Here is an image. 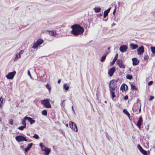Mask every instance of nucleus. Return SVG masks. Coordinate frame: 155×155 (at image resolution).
Instances as JSON below:
<instances>
[{
	"instance_id": "obj_35",
	"label": "nucleus",
	"mask_w": 155,
	"mask_h": 155,
	"mask_svg": "<svg viewBox=\"0 0 155 155\" xmlns=\"http://www.w3.org/2000/svg\"><path fill=\"white\" fill-rule=\"evenodd\" d=\"M3 99L2 97L0 98V108L2 107L3 102Z\"/></svg>"
},
{
	"instance_id": "obj_52",
	"label": "nucleus",
	"mask_w": 155,
	"mask_h": 155,
	"mask_svg": "<svg viewBox=\"0 0 155 155\" xmlns=\"http://www.w3.org/2000/svg\"><path fill=\"white\" fill-rule=\"evenodd\" d=\"M72 110H73V111L74 112V109L73 108V106H72Z\"/></svg>"
},
{
	"instance_id": "obj_53",
	"label": "nucleus",
	"mask_w": 155,
	"mask_h": 155,
	"mask_svg": "<svg viewBox=\"0 0 155 155\" xmlns=\"http://www.w3.org/2000/svg\"><path fill=\"white\" fill-rule=\"evenodd\" d=\"M99 16H101L102 15V13H101L99 15Z\"/></svg>"
},
{
	"instance_id": "obj_28",
	"label": "nucleus",
	"mask_w": 155,
	"mask_h": 155,
	"mask_svg": "<svg viewBox=\"0 0 155 155\" xmlns=\"http://www.w3.org/2000/svg\"><path fill=\"white\" fill-rule=\"evenodd\" d=\"M40 146L42 150L43 151H44L47 148L44 146L42 145V143H40Z\"/></svg>"
},
{
	"instance_id": "obj_44",
	"label": "nucleus",
	"mask_w": 155,
	"mask_h": 155,
	"mask_svg": "<svg viewBox=\"0 0 155 155\" xmlns=\"http://www.w3.org/2000/svg\"><path fill=\"white\" fill-rule=\"evenodd\" d=\"M23 52L24 51L22 50H21L19 51L18 54L19 55L21 56V55L22 54Z\"/></svg>"
},
{
	"instance_id": "obj_56",
	"label": "nucleus",
	"mask_w": 155,
	"mask_h": 155,
	"mask_svg": "<svg viewBox=\"0 0 155 155\" xmlns=\"http://www.w3.org/2000/svg\"><path fill=\"white\" fill-rule=\"evenodd\" d=\"M66 126H68V124H66Z\"/></svg>"
},
{
	"instance_id": "obj_39",
	"label": "nucleus",
	"mask_w": 155,
	"mask_h": 155,
	"mask_svg": "<svg viewBox=\"0 0 155 155\" xmlns=\"http://www.w3.org/2000/svg\"><path fill=\"white\" fill-rule=\"evenodd\" d=\"M34 138H35L36 139H38L39 138V136L37 134H35L33 136Z\"/></svg>"
},
{
	"instance_id": "obj_10",
	"label": "nucleus",
	"mask_w": 155,
	"mask_h": 155,
	"mask_svg": "<svg viewBox=\"0 0 155 155\" xmlns=\"http://www.w3.org/2000/svg\"><path fill=\"white\" fill-rule=\"evenodd\" d=\"M144 50L143 46H141L137 49V54L139 55L142 54L144 52Z\"/></svg>"
},
{
	"instance_id": "obj_23",
	"label": "nucleus",
	"mask_w": 155,
	"mask_h": 155,
	"mask_svg": "<svg viewBox=\"0 0 155 155\" xmlns=\"http://www.w3.org/2000/svg\"><path fill=\"white\" fill-rule=\"evenodd\" d=\"M21 58V56L19 55L18 54H16L15 57L13 59L14 61H17L18 59V58Z\"/></svg>"
},
{
	"instance_id": "obj_33",
	"label": "nucleus",
	"mask_w": 155,
	"mask_h": 155,
	"mask_svg": "<svg viewBox=\"0 0 155 155\" xmlns=\"http://www.w3.org/2000/svg\"><path fill=\"white\" fill-rule=\"evenodd\" d=\"M126 78L127 79L131 80L133 78V77L131 75L128 74L126 76Z\"/></svg>"
},
{
	"instance_id": "obj_31",
	"label": "nucleus",
	"mask_w": 155,
	"mask_h": 155,
	"mask_svg": "<svg viewBox=\"0 0 155 155\" xmlns=\"http://www.w3.org/2000/svg\"><path fill=\"white\" fill-rule=\"evenodd\" d=\"M130 85H131V89L132 90H137V88L136 86L134 85L131 84H130Z\"/></svg>"
},
{
	"instance_id": "obj_38",
	"label": "nucleus",
	"mask_w": 155,
	"mask_h": 155,
	"mask_svg": "<svg viewBox=\"0 0 155 155\" xmlns=\"http://www.w3.org/2000/svg\"><path fill=\"white\" fill-rule=\"evenodd\" d=\"M25 127H25L23 126H21V127H18V129L19 130H23L24 129Z\"/></svg>"
},
{
	"instance_id": "obj_29",
	"label": "nucleus",
	"mask_w": 155,
	"mask_h": 155,
	"mask_svg": "<svg viewBox=\"0 0 155 155\" xmlns=\"http://www.w3.org/2000/svg\"><path fill=\"white\" fill-rule=\"evenodd\" d=\"M151 51L153 54H155V47L151 46L150 47Z\"/></svg>"
},
{
	"instance_id": "obj_13",
	"label": "nucleus",
	"mask_w": 155,
	"mask_h": 155,
	"mask_svg": "<svg viewBox=\"0 0 155 155\" xmlns=\"http://www.w3.org/2000/svg\"><path fill=\"white\" fill-rule=\"evenodd\" d=\"M25 119H27V120H28L30 123V124H32L35 122V120H33L32 118L29 117L25 116Z\"/></svg>"
},
{
	"instance_id": "obj_12",
	"label": "nucleus",
	"mask_w": 155,
	"mask_h": 155,
	"mask_svg": "<svg viewBox=\"0 0 155 155\" xmlns=\"http://www.w3.org/2000/svg\"><path fill=\"white\" fill-rule=\"evenodd\" d=\"M127 48L128 47L126 45H122L120 47L119 50L121 52L124 53L127 51Z\"/></svg>"
},
{
	"instance_id": "obj_37",
	"label": "nucleus",
	"mask_w": 155,
	"mask_h": 155,
	"mask_svg": "<svg viewBox=\"0 0 155 155\" xmlns=\"http://www.w3.org/2000/svg\"><path fill=\"white\" fill-rule=\"evenodd\" d=\"M106 55H105L104 56L102 57L101 59V62H103L106 59Z\"/></svg>"
},
{
	"instance_id": "obj_18",
	"label": "nucleus",
	"mask_w": 155,
	"mask_h": 155,
	"mask_svg": "<svg viewBox=\"0 0 155 155\" xmlns=\"http://www.w3.org/2000/svg\"><path fill=\"white\" fill-rule=\"evenodd\" d=\"M32 145H33V143H31L29 144L28 145L27 147L25 149V151L26 152H27L29 150L30 148L31 147Z\"/></svg>"
},
{
	"instance_id": "obj_47",
	"label": "nucleus",
	"mask_w": 155,
	"mask_h": 155,
	"mask_svg": "<svg viewBox=\"0 0 155 155\" xmlns=\"http://www.w3.org/2000/svg\"><path fill=\"white\" fill-rule=\"evenodd\" d=\"M153 81H149L148 83V84L149 85H151V84H153Z\"/></svg>"
},
{
	"instance_id": "obj_49",
	"label": "nucleus",
	"mask_w": 155,
	"mask_h": 155,
	"mask_svg": "<svg viewBox=\"0 0 155 155\" xmlns=\"http://www.w3.org/2000/svg\"><path fill=\"white\" fill-rule=\"evenodd\" d=\"M116 8H115V9L114 10V11L113 12V14L114 15L115 14V13H116Z\"/></svg>"
},
{
	"instance_id": "obj_15",
	"label": "nucleus",
	"mask_w": 155,
	"mask_h": 155,
	"mask_svg": "<svg viewBox=\"0 0 155 155\" xmlns=\"http://www.w3.org/2000/svg\"><path fill=\"white\" fill-rule=\"evenodd\" d=\"M111 8V7H110L107 10H106L105 11H104L103 15L104 18H105L108 15V13H109L110 10Z\"/></svg>"
},
{
	"instance_id": "obj_26",
	"label": "nucleus",
	"mask_w": 155,
	"mask_h": 155,
	"mask_svg": "<svg viewBox=\"0 0 155 155\" xmlns=\"http://www.w3.org/2000/svg\"><path fill=\"white\" fill-rule=\"evenodd\" d=\"M48 32L49 35L51 36H55V35H56V32L55 33V32L53 31H49Z\"/></svg>"
},
{
	"instance_id": "obj_51",
	"label": "nucleus",
	"mask_w": 155,
	"mask_h": 155,
	"mask_svg": "<svg viewBox=\"0 0 155 155\" xmlns=\"http://www.w3.org/2000/svg\"><path fill=\"white\" fill-rule=\"evenodd\" d=\"M115 25V24L114 23H113L112 24V26H114Z\"/></svg>"
},
{
	"instance_id": "obj_3",
	"label": "nucleus",
	"mask_w": 155,
	"mask_h": 155,
	"mask_svg": "<svg viewBox=\"0 0 155 155\" xmlns=\"http://www.w3.org/2000/svg\"><path fill=\"white\" fill-rule=\"evenodd\" d=\"M117 82L116 81L112 80L110 82L109 84L110 90H115V88L117 87Z\"/></svg>"
},
{
	"instance_id": "obj_8",
	"label": "nucleus",
	"mask_w": 155,
	"mask_h": 155,
	"mask_svg": "<svg viewBox=\"0 0 155 155\" xmlns=\"http://www.w3.org/2000/svg\"><path fill=\"white\" fill-rule=\"evenodd\" d=\"M117 63V64L118 65L119 68H120L124 69L125 68V66L124 64L123 63V61L121 59H118Z\"/></svg>"
},
{
	"instance_id": "obj_36",
	"label": "nucleus",
	"mask_w": 155,
	"mask_h": 155,
	"mask_svg": "<svg viewBox=\"0 0 155 155\" xmlns=\"http://www.w3.org/2000/svg\"><path fill=\"white\" fill-rule=\"evenodd\" d=\"M47 111L46 110H44L42 111V114L43 115L46 116L47 115Z\"/></svg>"
},
{
	"instance_id": "obj_17",
	"label": "nucleus",
	"mask_w": 155,
	"mask_h": 155,
	"mask_svg": "<svg viewBox=\"0 0 155 155\" xmlns=\"http://www.w3.org/2000/svg\"><path fill=\"white\" fill-rule=\"evenodd\" d=\"M127 86L126 84H122L120 87V90L123 91H125L127 90Z\"/></svg>"
},
{
	"instance_id": "obj_1",
	"label": "nucleus",
	"mask_w": 155,
	"mask_h": 155,
	"mask_svg": "<svg viewBox=\"0 0 155 155\" xmlns=\"http://www.w3.org/2000/svg\"><path fill=\"white\" fill-rule=\"evenodd\" d=\"M71 28L72 30L71 33L75 36L82 35L84 31V29L80 25L75 24L73 25Z\"/></svg>"
},
{
	"instance_id": "obj_42",
	"label": "nucleus",
	"mask_w": 155,
	"mask_h": 155,
	"mask_svg": "<svg viewBox=\"0 0 155 155\" xmlns=\"http://www.w3.org/2000/svg\"><path fill=\"white\" fill-rule=\"evenodd\" d=\"M65 101L64 100L62 101V102L61 103L62 106L63 107H64L65 106Z\"/></svg>"
},
{
	"instance_id": "obj_6",
	"label": "nucleus",
	"mask_w": 155,
	"mask_h": 155,
	"mask_svg": "<svg viewBox=\"0 0 155 155\" xmlns=\"http://www.w3.org/2000/svg\"><path fill=\"white\" fill-rule=\"evenodd\" d=\"M140 107L141 106H140L139 104H135L133 107V110L134 112H136L137 111L139 108V112H137V113H140L141 111Z\"/></svg>"
},
{
	"instance_id": "obj_45",
	"label": "nucleus",
	"mask_w": 155,
	"mask_h": 155,
	"mask_svg": "<svg viewBox=\"0 0 155 155\" xmlns=\"http://www.w3.org/2000/svg\"><path fill=\"white\" fill-rule=\"evenodd\" d=\"M154 97L153 96H151L150 97V98L149 99V101H151V100H153V99H154Z\"/></svg>"
},
{
	"instance_id": "obj_21",
	"label": "nucleus",
	"mask_w": 155,
	"mask_h": 155,
	"mask_svg": "<svg viewBox=\"0 0 155 155\" xmlns=\"http://www.w3.org/2000/svg\"><path fill=\"white\" fill-rule=\"evenodd\" d=\"M93 9L94 10L95 12L98 13L100 12L101 10V8L100 7H98L97 8H93Z\"/></svg>"
},
{
	"instance_id": "obj_30",
	"label": "nucleus",
	"mask_w": 155,
	"mask_h": 155,
	"mask_svg": "<svg viewBox=\"0 0 155 155\" xmlns=\"http://www.w3.org/2000/svg\"><path fill=\"white\" fill-rule=\"evenodd\" d=\"M45 152V154L46 155H48L50 151V149L49 148H46V150H44Z\"/></svg>"
},
{
	"instance_id": "obj_50",
	"label": "nucleus",
	"mask_w": 155,
	"mask_h": 155,
	"mask_svg": "<svg viewBox=\"0 0 155 155\" xmlns=\"http://www.w3.org/2000/svg\"><path fill=\"white\" fill-rule=\"evenodd\" d=\"M61 80L60 79V80H59L58 81V84H59L61 82Z\"/></svg>"
},
{
	"instance_id": "obj_4",
	"label": "nucleus",
	"mask_w": 155,
	"mask_h": 155,
	"mask_svg": "<svg viewBox=\"0 0 155 155\" xmlns=\"http://www.w3.org/2000/svg\"><path fill=\"white\" fill-rule=\"evenodd\" d=\"M43 41V40L42 39H39L34 43L32 47V48L35 49L38 46L42 44Z\"/></svg>"
},
{
	"instance_id": "obj_27",
	"label": "nucleus",
	"mask_w": 155,
	"mask_h": 155,
	"mask_svg": "<svg viewBox=\"0 0 155 155\" xmlns=\"http://www.w3.org/2000/svg\"><path fill=\"white\" fill-rule=\"evenodd\" d=\"M110 92H111L110 94L111 95L112 97L113 98L115 97L116 96L114 94L115 92L114 91L115 90H112V91L111 90H110Z\"/></svg>"
},
{
	"instance_id": "obj_46",
	"label": "nucleus",
	"mask_w": 155,
	"mask_h": 155,
	"mask_svg": "<svg viewBox=\"0 0 155 155\" xmlns=\"http://www.w3.org/2000/svg\"><path fill=\"white\" fill-rule=\"evenodd\" d=\"M28 75L29 76L30 78H32V77H31V75L30 72L29 70H28Z\"/></svg>"
},
{
	"instance_id": "obj_43",
	"label": "nucleus",
	"mask_w": 155,
	"mask_h": 155,
	"mask_svg": "<svg viewBox=\"0 0 155 155\" xmlns=\"http://www.w3.org/2000/svg\"><path fill=\"white\" fill-rule=\"evenodd\" d=\"M149 58V57L148 55H146L144 56V60H147Z\"/></svg>"
},
{
	"instance_id": "obj_40",
	"label": "nucleus",
	"mask_w": 155,
	"mask_h": 155,
	"mask_svg": "<svg viewBox=\"0 0 155 155\" xmlns=\"http://www.w3.org/2000/svg\"><path fill=\"white\" fill-rule=\"evenodd\" d=\"M137 147L140 150V151H141V150H142L143 149L139 144H138L137 145Z\"/></svg>"
},
{
	"instance_id": "obj_2",
	"label": "nucleus",
	"mask_w": 155,
	"mask_h": 155,
	"mask_svg": "<svg viewBox=\"0 0 155 155\" xmlns=\"http://www.w3.org/2000/svg\"><path fill=\"white\" fill-rule=\"evenodd\" d=\"M49 99H46L42 100L41 101V104L45 107L47 108H51V105L49 102Z\"/></svg>"
},
{
	"instance_id": "obj_57",
	"label": "nucleus",
	"mask_w": 155,
	"mask_h": 155,
	"mask_svg": "<svg viewBox=\"0 0 155 155\" xmlns=\"http://www.w3.org/2000/svg\"><path fill=\"white\" fill-rule=\"evenodd\" d=\"M23 147V146H21V147Z\"/></svg>"
},
{
	"instance_id": "obj_41",
	"label": "nucleus",
	"mask_w": 155,
	"mask_h": 155,
	"mask_svg": "<svg viewBox=\"0 0 155 155\" xmlns=\"http://www.w3.org/2000/svg\"><path fill=\"white\" fill-rule=\"evenodd\" d=\"M9 123L11 125H12L13 124V120L12 119H10L9 121Z\"/></svg>"
},
{
	"instance_id": "obj_16",
	"label": "nucleus",
	"mask_w": 155,
	"mask_h": 155,
	"mask_svg": "<svg viewBox=\"0 0 155 155\" xmlns=\"http://www.w3.org/2000/svg\"><path fill=\"white\" fill-rule=\"evenodd\" d=\"M133 65H136L139 63V61L136 58L132 59Z\"/></svg>"
},
{
	"instance_id": "obj_9",
	"label": "nucleus",
	"mask_w": 155,
	"mask_h": 155,
	"mask_svg": "<svg viewBox=\"0 0 155 155\" xmlns=\"http://www.w3.org/2000/svg\"><path fill=\"white\" fill-rule=\"evenodd\" d=\"M16 72L15 71H14L13 72L9 73L8 74L6 75V77L8 79H12L13 78Z\"/></svg>"
},
{
	"instance_id": "obj_32",
	"label": "nucleus",
	"mask_w": 155,
	"mask_h": 155,
	"mask_svg": "<svg viewBox=\"0 0 155 155\" xmlns=\"http://www.w3.org/2000/svg\"><path fill=\"white\" fill-rule=\"evenodd\" d=\"M144 155H147V152L145 150L143 149L141 150V151H140Z\"/></svg>"
},
{
	"instance_id": "obj_5",
	"label": "nucleus",
	"mask_w": 155,
	"mask_h": 155,
	"mask_svg": "<svg viewBox=\"0 0 155 155\" xmlns=\"http://www.w3.org/2000/svg\"><path fill=\"white\" fill-rule=\"evenodd\" d=\"M15 139L18 142H20L23 141H27V140L26 138L22 135H18L16 137Z\"/></svg>"
},
{
	"instance_id": "obj_54",
	"label": "nucleus",
	"mask_w": 155,
	"mask_h": 155,
	"mask_svg": "<svg viewBox=\"0 0 155 155\" xmlns=\"http://www.w3.org/2000/svg\"><path fill=\"white\" fill-rule=\"evenodd\" d=\"M120 4V2H119L118 3V5H119Z\"/></svg>"
},
{
	"instance_id": "obj_19",
	"label": "nucleus",
	"mask_w": 155,
	"mask_h": 155,
	"mask_svg": "<svg viewBox=\"0 0 155 155\" xmlns=\"http://www.w3.org/2000/svg\"><path fill=\"white\" fill-rule=\"evenodd\" d=\"M130 46L131 49L133 50L136 49L138 47V46L137 44H130Z\"/></svg>"
},
{
	"instance_id": "obj_24",
	"label": "nucleus",
	"mask_w": 155,
	"mask_h": 155,
	"mask_svg": "<svg viewBox=\"0 0 155 155\" xmlns=\"http://www.w3.org/2000/svg\"><path fill=\"white\" fill-rule=\"evenodd\" d=\"M63 88L66 90L68 91L69 88V87L67 84H64L63 86Z\"/></svg>"
},
{
	"instance_id": "obj_11",
	"label": "nucleus",
	"mask_w": 155,
	"mask_h": 155,
	"mask_svg": "<svg viewBox=\"0 0 155 155\" xmlns=\"http://www.w3.org/2000/svg\"><path fill=\"white\" fill-rule=\"evenodd\" d=\"M143 120L141 116L139 117V120H138L137 123V126L138 127L139 129H140L141 127L140 126L143 124Z\"/></svg>"
},
{
	"instance_id": "obj_22",
	"label": "nucleus",
	"mask_w": 155,
	"mask_h": 155,
	"mask_svg": "<svg viewBox=\"0 0 155 155\" xmlns=\"http://www.w3.org/2000/svg\"><path fill=\"white\" fill-rule=\"evenodd\" d=\"M117 57H118V54H117L115 56L113 61H112V62L111 63V64L112 65L113 64L115 63V61H116V60H117Z\"/></svg>"
},
{
	"instance_id": "obj_14",
	"label": "nucleus",
	"mask_w": 155,
	"mask_h": 155,
	"mask_svg": "<svg viewBox=\"0 0 155 155\" xmlns=\"http://www.w3.org/2000/svg\"><path fill=\"white\" fill-rule=\"evenodd\" d=\"M115 71V68L114 67H113L110 68L108 72L109 75L110 76H112L113 75Z\"/></svg>"
},
{
	"instance_id": "obj_7",
	"label": "nucleus",
	"mask_w": 155,
	"mask_h": 155,
	"mask_svg": "<svg viewBox=\"0 0 155 155\" xmlns=\"http://www.w3.org/2000/svg\"><path fill=\"white\" fill-rule=\"evenodd\" d=\"M69 125L71 129L76 132L78 131V129L76 125L72 121H70Z\"/></svg>"
},
{
	"instance_id": "obj_34",
	"label": "nucleus",
	"mask_w": 155,
	"mask_h": 155,
	"mask_svg": "<svg viewBox=\"0 0 155 155\" xmlns=\"http://www.w3.org/2000/svg\"><path fill=\"white\" fill-rule=\"evenodd\" d=\"M46 88L48 90L49 92V93H50L51 87L49 86V85L48 84H47L46 85Z\"/></svg>"
},
{
	"instance_id": "obj_25",
	"label": "nucleus",
	"mask_w": 155,
	"mask_h": 155,
	"mask_svg": "<svg viewBox=\"0 0 155 155\" xmlns=\"http://www.w3.org/2000/svg\"><path fill=\"white\" fill-rule=\"evenodd\" d=\"M25 117L23 118V119L21 121V124L23 125L25 127H26V123L25 122V120H27V119H25Z\"/></svg>"
},
{
	"instance_id": "obj_48",
	"label": "nucleus",
	"mask_w": 155,
	"mask_h": 155,
	"mask_svg": "<svg viewBox=\"0 0 155 155\" xmlns=\"http://www.w3.org/2000/svg\"><path fill=\"white\" fill-rule=\"evenodd\" d=\"M128 96H127V95H126V96H125L124 97V99L125 100H127L128 99Z\"/></svg>"
},
{
	"instance_id": "obj_20",
	"label": "nucleus",
	"mask_w": 155,
	"mask_h": 155,
	"mask_svg": "<svg viewBox=\"0 0 155 155\" xmlns=\"http://www.w3.org/2000/svg\"><path fill=\"white\" fill-rule=\"evenodd\" d=\"M123 112L125 114H126V115H127V116L129 118H130V114L126 109H124L123 110Z\"/></svg>"
},
{
	"instance_id": "obj_55",
	"label": "nucleus",
	"mask_w": 155,
	"mask_h": 155,
	"mask_svg": "<svg viewBox=\"0 0 155 155\" xmlns=\"http://www.w3.org/2000/svg\"><path fill=\"white\" fill-rule=\"evenodd\" d=\"M110 47H109V48H108V50H109V49H110Z\"/></svg>"
}]
</instances>
